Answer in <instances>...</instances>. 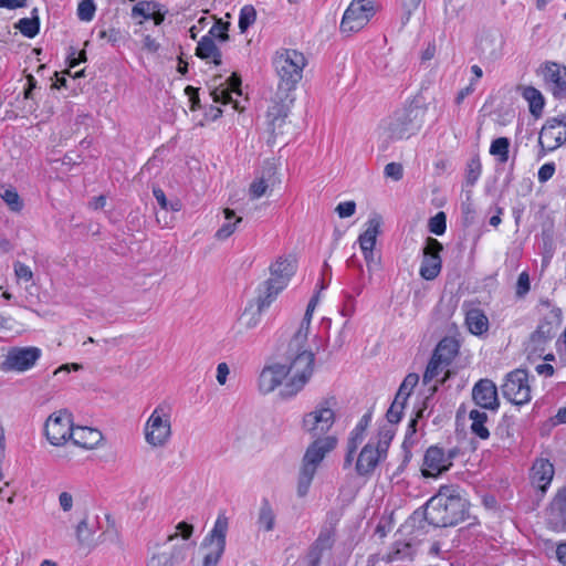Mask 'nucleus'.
Here are the masks:
<instances>
[{
    "instance_id": "obj_1",
    "label": "nucleus",
    "mask_w": 566,
    "mask_h": 566,
    "mask_svg": "<svg viewBox=\"0 0 566 566\" xmlns=\"http://www.w3.org/2000/svg\"><path fill=\"white\" fill-rule=\"evenodd\" d=\"M283 361L265 365L258 377V390L270 395L277 390L282 399L296 397L310 382L315 370V354L307 339L292 336L283 349Z\"/></svg>"
},
{
    "instance_id": "obj_2",
    "label": "nucleus",
    "mask_w": 566,
    "mask_h": 566,
    "mask_svg": "<svg viewBox=\"0 0 566 566\" xmlns=\"http://www.w3.org/2000/svg\"><path fill=\"white\" fill-rule=\"evenodd\" d=\"M469 503L454 489L442 486L426 504L424 518L437 527L454 526L468 516Z\"/></svg>"
},
{
    "instance_id": "obj_3",
    "label": "nucleus",
    "mask_w": 566,
    "mask_h": 566,
    "mask_svg": "<svg viewBox=\"0 0 566 566\" xmlns=\"http://www.w3.org/2000/svg\"><path fill=\"white\" fill-rule=\"evenodd\" d=\"M428 107L419 98H413L397 109L384 127L386 142L408 139L422 128Z\"/></svg>"
},
{
    "instance_id": "obj_4",
    "label": "nucleus",
    "mask_w": 566,
    "mask_h": 566,
    "mask_svg": "<svg viewBox=\"0 0 566 566\" xmlns=\"http://www.w3.org/2000/svg\"><path fill=\"white\" fill-rule=\"evenodd\" d=\"M338 400L328 395L318 399L313 408L306 411L301 419V429L310 438H324L329 436L337 420Z\"/></svg>"
},
{
    "instance_id": "obj_5",
    "label": "nucleus",
    "mask_w": 566,
    "mask_h": 566,
    "mask_svg": "<svg viewBox=\"0 0 566 566\" xmlns=\"http://www.w3.org/2000/svg\"><path fill=\"white\" fill-rule=\"evenodd\" d=\"M307 64L305 55L289 48L277 49L272 56V65L279 78V91H294L303 77V71Z\"/></svg>"
},
{
    "instance_id": "obj_6",
    "label": "nucleus",
    "mask_w": 566,
    "mask_h": 566,
    "mask_svg": "<svg viewBox=\"0 0 566 566\" xmlns=\"http://www.w3.org/2000/svg\"><path fill=\"white\" fill-rule=\"evenodd\" d=\"M547 313L541 321L536 331L532 333L528 342L526 343L525 350L528 358H543L545 360H553L554 355L549 350L551 343L555 337L560 323L562 312L557 307L546 306Z\"/></svg>"
},
{
    "instance_id": "obj_7",
    "label": "nucleus",
    "mask_w": 566,
    "mask_h": 566,
    "mask_svg": "<svg viewBox=\"0 0 566 566\" xmlns=\"http://www.w3.org/2000/svg\"><path fill=\"white\" fill-rule=\"evenodd\" d=\"M143 436L151 449H163L172 438V406L159 402L150 412L143 427Z\"/></svg>"
},
{
    "instance_id": "obj_8",
    "label": "nucleus",
    "mask_w": 566,
    "mask_h": 566,
    "mask_svg": "<svg viewBox=\"0 0 566 566\" xmlns=\"http://www.w3.org/2000/svg\"><path fill=\"white\" fill-rule=\"evenodd\" d=\"M392 434L380 431L376 438H370L363 447L356 459L355 470L360 476H369L378 464L387 457Z\"/></svg>"
},
{
    "instance_id": "obj_9",
    "label": "nucleus",
    "mask_w": 566,
    "mask_h": 566,
    "mask_svg": "<svg viewBox=\"0 0 566 566\" xmlns=\"http://www.w3.org/2000/svg\"><path fill=\"white\" fill-rule=\"evenodd\" d=\"M229 528V518L219 513L212 530L203 538L201 549L205 551L202 566H217L226 549V537Z\"/></svg>"
},
{
    "instance_id": "obj_10",
    "label": "nucleus",
    "mask_w": 566,
    "mask_h": 566,
    "mask_svg": "<svg viewBox=\"0 0 566 566\" xmlns=\"http://www.w3.org/2000/svg\"><path fill=\"white\" fill-rule=\"evenodd\" d=\"M375 14L373 0H353L346 9L342 22L343 33H353L361 30Z\"/></svg>"
},
{
    "instance_id": "obj_11",
    "label": "nucleus",
    "mask_w": 566,
    "mask_h": 566,
    "mask_svg": "<svg viewBox=\"0 0 566 566\" xmlns=\"http://www.w3.org/2000/svg\"><path fill=\"white\" fill-rule=\"evenodd\" d=\"M74 427L72 416L66 410L53 412L44 426L45 437L52 446H62L71 439Z\"/></svg>"
},
{
    "instance_id": "obj_12",
    "label": "nucleus",
    "mask_w": 566,
    "mask_h": 566,
    "mask_svg": "<svg viewBox=\"0 0 566 566\" xmlns=\"http://www.w3.org/2000/svg\"><path fill=\"white\" fill-rule=\"evenodd\" d=\"M503 396L515 405H524L531 400L528 375L523 369H515L506 376L502 385Z\"/></svg>"
},
{
    "instance_id": "obj_13",
    "label": "nucleus",
    "mask_w": 566,
    "mask_h": 566,
    "mask_svg": "<svg viewBox=\"0 0 566 566\" xmlns=\"http://www.w3.org/2000/svg\"><path fill=\"white\" fill-rule=\"evenodd\" d=\"M41 349L38 347H12L8 350L4 360L1 363L3 371L23 373L31 369L41 357Z\"/></svg>"
},
{
    "instance_id": "obj_14",
    "label": "nucleus",
    "mask_w": 566,
    "mask_h": 566,
    "mask_svg": "<svg viewBox=\"0 0 566 566\" xmlns=\"http://www.w3.org/2000/svg\"><path fill=\"white\" fill-rule=\"evenodd\" d=\"M566 142V123L557 117L546 120L541 129L538 144L541 146L539 158L547 151H553Z\"/></svg>"
},
{
    "instance_id": "obj_15",
    "label": "nucleus",
    "mask_w": 566,
    "mask_h": 566,
    "mask_svg": "<svg viewBox=\"0 0 566 566\" xmlns=\"http://www.w3.org/2000/svg\"><path fill=\"white\" fill-rule=\"evenodd\" d=\"M457 452L454 450L446 452L443 449L432 446L423 458L421 472L426 478H438L448 471L452 465V460Z\"/></svg>"
},
{
    "instance_id": "obj_16",
    "label": "nucleus",
    "mask_w": 566,
    "mask_h": 566,
    "mask_svg": "<svg viewBox=\"0 0 566 566\" xmlns=\"http://www.w3.org/2000/svg\"><path fill=\"white\" fill-rule=\"evenodd\" d=\"M312 439L303 455L302 464L317 471L324 458L336 448L338 439L335 436Z\"/></svg>"
},
{
    "instance_id": "obj_17",
    "label": "nucleus",
    "mask_w": 566,
    "mask_h": 566,
    "mask_svg": "<svg viewBox=\"0 0 566 566\" xmlns=\"http://www.w3.org/2000/svg\"><path fill=\"white\" fill-rule=\"evenodd\" d=\"M442 244L432 238H428L426 247L423 248V260L420 266V275L424 280L436 279L441 271V258L440 252L442 251Z\"/></svg>"
},
{
    "instance_id": "obj_18",
    "label": "nucleus",
    "mask_w": 566,
    "mask_h": 566,
    "mask_svg": "<svg viewBox=\"0 0 566 566\" xmlns=\"http://www.w3.org/2000/svg\"><path fill=\"white\" fill-rule=\"evenodd\" d=\"M543 77L555 98L566 99V66L547 62L543 67Z\"/></svg>"
},
{
    "instance_id": "obj_19",
    "label": "nucleus",
    "mask_w": 566,
    "mask_h": 566,
    "mask_svg": "<svg viewBox=\"0 0 566 566\" xmlns=\"http://www.w3.org/2000/svg\"><path fill=\"white\" fill-rule=\"evenodd\" d=\"M381 227L382 219L379 216L373 217L364 224V230L358 237L359 248L367 264L374 261V248Z\"/></svg>"
},
{
    "instance_id": "obj_20",
    "label": "nucleus",
    "mask_w": 566,
    "mask_h": 566,
    "mask_svg": "<svg viewBox=\"0 0 566 566\" xmlns=\"http://www.w3.org/2000/svg\"><path fill=\"white\" fill-rule=\"evenodd\" d=\"M472 398L481 408L490 410H496L499 408L496 386L489 379H481L474 385Z\"/></svg>"
},
{
    "instance_id": "obj_21",
    "label": "nucleus",
    "mask_w": 566,
    "mask_h": 566,
    "mask_svg": "<svg viewBox=\"0 0 566 566\" xmlns=\"http://www.w3.org/2000/svg\"><path fill=\"white\" fill-rule=\"evenodd\" d=\"M296 271V262L293 258L280 256L270 266V280L279 287L285 289Z\"/></svg>"
},
{
    "instance_id": "obj_22",
    "label": "nucleus",
    "mask_w": 566,
    "mask_h": 566,
    "mask_svg": "<svg viewBox=\"0 0 566 566\" xmlns=\"http://www.w3.org/2000/svg\"><path fill=\"white\" fill-rule=\"evenodd\" d=\"M243 219L239 214H214L216 232L214 238L218 241L229 239L237 230L242 227Z\"/></svg>"
},
{
    "instance_id": "obj_23",
    "label": "nucleus",
    "mask_w": 566,
    "mask_h": 566,
    "mask_svg": "<svg viewBox=\"0 0 566 566\" xmlns=\"http://www.w3.org/2000/svg\"><path fill=\"white\" fill-rule=\"evenodd\" d=\"M268 144L274 145L277 137L284 134V127L286 125V113L282 106L275 105L268 111Z\"/></svg>"
},
{
    "instance_id": "obj_24",
    "label": "nucleus",
    "mask_w": 566,
    "mask_h": 566,
    "mask_svg": "<svg viewBox=\"0 0 566 566\" xmlns=\"http://www.w3.org/2000/svg\"><path fill=\"white\" fill-rule=\"evenodd\" d=\"M73 443L83 449L93 450L103 442V433L90 427H75L71 437Z\"/></svg>"
},
{
    "instance_id": "obj_25",
    "label": "nucleus",
    "mask_w": 566,
    "mask_h": 566,
    "mask_svg": "<svg viewBox=\"0 0 566 566\" xmlns=\"http://www.w3.org/2000/svg\"><path fill=\"white\" fill-rule=\"evenodd\" d=\"M554 476V467L546 459H538L532 467V483L539 489L545 491L551 484Z\"/></svg>"
},
{
    "instance_id": "obj_26",
    "label": "nucleus",
    "mask_w": 566,
    "mask_h": 566,
    "mask_svg": "<svg viewBox=\"0 0 566 566\" xmlns=\"http://www.w3.org/2000/svg\"><path fill=\"white\" fill-rule=\"evenodd\" d=\"M478 45L482 54L497 59L502 54L503 40L497 32L486 31L479 38Z\"/></svg>"
},
{
    "instance_id": "obj_27",
    "label": "nucleus",
    "mask_w": 566,
    "mask_h": 566,
    "mask_svg": "<svg viewBox=\"0 0 566 566\" xmlns=\"http://www.w3.org/2000/svg\"><path fill=\"white\" fill-rule=\"evenodd\" d=\"M276 170L273 166L268 167L263 170L262 176L256 178L250 185V196L258 199L266 193L269 188H273L277 182Z\"/></svg>"
},
{
    "instance_id": "obj_28",
    "label": "nucleus",
    "mask_w": 566,
    "mask_h": 566,
    "mask_svg": "<svg viewBox=\"0 0 566 566\" xmlns=\"http://www.w3.org/2000/svg\"><path fill=\"white\" fill-rule=\"evenodd\" d=\"M196 55L208 63H213L214 65L221 64V52L214 43V40L209 35L202 36L198 42Z\"/></svg>"
},
{
    "instance_id": "obj_29",
    "label": "nucleus",
    "mask_w": 566,
    "mask_h": 566,
    "mask_svg": "<svg viewBox=\"0 0 566 566\" xmlns=\"http://www.w3.org/2000/svg\"><path fill=\"white\" fill-rule=\"evenodd\" d=\"M283 287H279V285L274 284L270 280L264 281L258 287V295L255 297V305L260 310H266L277 297V295L283 291Z\"/></svg>"
},
{
    "instance_id": "obj_30",
    "label": "nucleus",
    "mask_w": 566,
    "mask_h": 566,
    "mask_svg": "<svg viewBox=\"0 0 566 566\" xmlns=\"http://www.w3.org/2000/svg\"><path fill=\"white\" fill-rule=\"evenodd\" d=\"M465 325L473 335H482L489 329V319L480 308H470L465 312Z\"/></svg>"
},
{
    "instance_id": "obj_31",
    "label": "nucleus",
    "mask_w": 566,
    "mask_h": 566,
    "mask_svg": "<svg viewBox=\"0 0 566 566\" xmlns=\"http://www.w3.org/2000/svg\"><path fill=\"white\" fill-rule=\"evenodd\" d=\"M263 311L264 310H260L256 305H250L245 307L237 323L238 333L241 334L255 328L261 322Z\"/></svg>"
},
{
    "instance_id": "obj_32",
    "label": "nucleus",
    "mask_w": 566,
    "mask_h": 566,
    "mask_svg": "<svg viewBox=\"0 0 566 566\" xmlns=\"http://www.w3.org/2000/svg\"><path fill=\"white\" fill-rule=\"evenodd\" d=\"M521 90L523 98L528 103L531 114L535 117H539L545 105L543 94L533 86H524Z\"/></svg>"
},
{
    "instance_id": "obj_33",
    "label": "nucleus",
    "mask_w": 566,
    "mask_h": 566,
    "mask_svg": "<svg viewBox=\"0 0 566 566\" xmlns=\"http://www.w3.org/2000/svg\"><path fill=\"white\" fill-rule=\"evenodd\" d=\"M551 518L556 526L566 531V488L554 499L551 506Z\"/></svg>"
},
{
    "instance_id": "obj_34",
    "label": "nucleus",
    "mask_w": 566,
    "mask_h": 566,
    "mask_svg": "<svg viewBox=\"0 0 566 566\" xmlns=\"http://www.w3.org/2000/svg\"><path fill=\"white\" fill-rule=\"evenodd\" d=\"M318 302H319L318 294L313 295L307 304L304 317L300 322V325H298L297 329L295 331V333L293 334V336L297 337L301 340L308 339L313 313L316 310Z\"/></svg>"
},
{
    "instance_id": "obj_35",
    "label": "nucleus",
    "mask_w": 566,
    "mask_h": 566,
    "mask_svg": "<svg viewBox=\"0 0 566 566\" xmlns=\"http://www.w3.org/2000/svg\"><path fill=\"white\" fill-rule=\"evenodd\" d=\"M458 353V345L450 338L442 339L434 349L433 356L443 364L450 365L451 360Z\"/></svg>"
},
{
    "instance_id": "obj_36",
    "label": "nucleus",
    "mask_w": 566,
    "mask_h": 566,
    "mask_svg": "<svg viewBox=\"0 0 566 566\" xmlns=\"http://www.w3.org/2000/svg\"><path fill=\"white\" fill-rule=\"evenodd\" d=\"M469 418L472 432L481 439H488L490 436L489 429L485 427L488 415L484 411L474 409L470 411Z\"/></svg>"
},
{
    "instance_id": "obj_37",
    "label": "nucleus",
    "mask_w": 566,
    "mask_h": 566,
    "mask_svg": "<svg viewBox=\"0 0 566 566\" xmlns=\"http://www.w3.org/2000/svg\"><path fill=\"white\" fill-rule=\"evenodd\" d=\"M316 472V470H313L303 464L301 465L296 489V493L300 497H304L307 495Z\"/></svg>"
},
{
    "instance_id": "obj_38",
    "label": "nucleus",
    "mask_w": 566,
    "mask_h": 566,
    "mask_svg": "<svg viewBox=\"0 0 566 566\" xmlns=\"http://www.w3.org/2000/svg\"><path fill=\"white\" fill-rule=\"evenodd\" d=\"M510 139L507 137L495 138L490 146V154L496 157L500 164H505L509 160Z\"/></svg>"
},
{
    "instance_id": "obj_39",
    "label": "nucleus",
    "mask_w": 566,
    "mask_h": 566,
    "mask_svg": "<svg viewBox=\"0 0 566 566\" xmlns=\"http://www.w3.org/2000/svg\"><path fill=\"white\" fill-rule=\"evenodd\" d=\"M448 364H443L440 359H437V357L432 356L423 374V381L430 382L441 374H444V376L440 380V382L444 381L446 376L448 374Z\"/></svg>"
},
{
    "instance_id": "obj_40",
    "label": "nucleus",
    "mask_w": 566,
    "mask_h": 566,
    "mask_svg": "<svg viewBox=\"0 0 566 566\" xmlns=\"http://www.w3.org/2000/svg\"><path fill=\"white\" fill-rule=\"evenodd\" d=\"M365 439V432L360 429H353L347 440V452L345 457V464H350L355 459L356 450Z\"/></svg>"
},
{
    "instance_id": "obj_41",
    "label": "nucleus",
    "mask_w": 566,
    "mask_h": 566,
    "mask_svg": "<svg viewBox=\"0 0 566 566\" xmlns=\"http://www.w3.org/2000/svg\"><path fill=\"white\" fill-rule=\"evenodd\" d=\"M258 524L260 528L270 532L274 528L275 514L269 502H264L260 507Z\"/></svg>"
},
{
    "instance_id": "obj_42",
    "label": "nucleus",
    "mask_w": 566,
    "mask_h": 566,
    "mask_svg": "<svg viewBox=\"0 0 566 566\" xmlns=\"http://www.w3.org/2000/svg\"><path fill=\"white\" fill-rule=\"evenodd\" d=\"M156 6L149 1H139L132 9V18L139 19L138 23L142 24L145 20L150 19L154 15V9Z\"/></svg>"
},
{
    "instance_id": "obj_43",
    "label": "nucleus",
    "mask_w": 566,
    "mask_h": 566,
    "mask_svg": "<svg viewBox=\"0 0 566 566\" xmlns=\"http://www.w3.org/2000/svg\"><path fill=\"white\" fill-rule=\"evenodd\" d=\"M17 28L24 36L32 39L39 33L40 30L39 18L34 17L20 19L17 23Z\"/></svg>"
},
{
    "instance_id": "obj_44",
    "label": "nucleus",
    "mask_w": 566,
    "mask_h": 566,
    "mask_svg": "<svg viewBox=\"0 0 566 566\" xmlns=\"http://www.w3.org/2000/svg\"><path fill=\"white\" fill-rule=\"evenodd\" d=\"M256 20V11L253 6H243L239 14V29L244 33Z\"/></svg>"
},
{
    "instance_id": "obj_45",
    "label": "nucleus",
    "mask_w": 566,
    "mask_h": 566,
    "mask_svg": "<svg viewBox=\"0 0 566 566\" xmlns=\"http://www.w3.org/2000/svg\"><path fill=\"white\" fill-rule=\"evenodd\" d=\"M482 165L478 156L472 157L467 164L465 179L467 184L473 186L481 176Z\"/></svg>"
},
{
    "instance_id": "obj_46",
    "label": "nucleus",
    "mask_w": 566,
    "mask_h": 566,
    "mask_svg": "<svg viewBox=\"0 0 566 566\" xmlns=\"http://www.w3.org/2000/svg\"><path fill=\"white\" fill-rule=\"evenodd\" d=\"M334 543V531L332 528H323L312 545L315 549H321L323 552L332 548Z\"/></svg>"
},
{
    "instance_id": "obj_47",
    "label": "nucleus",
    "mask_w": 566,
    "mask_h": 566,
    "mask_svg": "<svg viewBox=\"0 0 566 566\" xmlns=\"http://www.w3.org/2000/svg\"><path fill=\"white\" fill-rule=\"evenodd\" d=\"M1 198L12 211H20L23 208L22 200L14 188H7L1 193Z\"/></svg>"
},
{
    "instance_id": "obj_48",
    "label": "nucleus",
    "mask_w": 566,
    "mask_h": 566,
    "mask_svg": "<svg viewBox=\"0 0 566 566\" xmlns=\"http://www.w3.org/2000/svg\"><path fill=\"white\" fill-rule=\"evenodd\" d=\"M229 22H223L221 19H217L214 24L209 30L208 35L211 36L213 40L217 39L220 42H226L229 39Z\"/></svg>"
},
{
    "instance_id": "obj_49",
    "label": "nucleus",
    "mask_w": 566,
    "mask_h": 566,
    "mask_svg": "<svg viewBox=\"0 0 566 566\" xmlns=\"http://www.w3.org/2000/svg\"><path fill=\"white\" fill-rule=\"evenodd\" d=\"M418 381L419 377L417 374L407 375L402 384L400 385L396 396L407 401L408 397L410 396L411 391L413 390Z\"/></svg>"
},
{
    "instance_id": "obj_50",
    "label": "nucleus",
    "mask_w": 566,
    "mask_h": 566,
    "mask_svg": "<svg viewBox=\"0 0 566 566\" xmlns=\"http://www.w3.org/2000/svg\"><path fill=\"white\" fill-rule=\"evenodd\" d=\"M406 400L395 397L390 408L387 411V419L390 423H398L401 420L402 410L406 405Z\"/></svg>"
},
{
    "instance_id": "obj_51",
    "label": "nucleus",
    "mask_w": 566,
    "mask_h": 566,
    "mask_svg": "<svg viewBox=\"0 0 566 566\" xmlns=\"http://www.w3.org/2000/svg\"><path fill=\"white\" fill-rule=\"evenodd\" d=\"M193 530V525L187 522H180L175 526V532L167 537V542H172L178 537L187 541L192 536Z\"/></svg>"
},
{
    "instance_id": "obj_52",
    "label": "nucleus",
    "mask_w": 566,
    "mask_h": 566,
    "mask_svg": "<svg viewBox=\"0 0 566 566\" xmlns=\"http://www.w3.org/2000/svg\"><path fill=\"white\" fill-rule=\"evenodd\" d=\"M95 3L93 0H82L77 7V17L80 20L88 22L94 18Z\"/></svg>"
},
{
    "instance_id": "obj_53",
    "label": "nucleus",
    "mask_w": 566,
    "mask_h": 566,
    "mask_svg": "<svg viewBox=\"0 0 566 566\" xmlns=\"http://www.w3.org/2000/svg\"><path fill=\"white\" fill-rule=\"evenodd\" d=\"M429 231L436 235H441L446 232L447 222L446 214H434L428 222Z\"/></svg>"
},
{
    "instance_id": "obj_54",
    "label": "nucleus",
    "mask_w": 566,
    "mask_h": 566,
    "mask_svg": "<svg viewBox=\"0 0 566 566\" xmlns=\"http://www.w3.org/2000/svg\"><path fill=\"white\" fill-rule=\"evenodd\" d=\"M464 8V0H444V12L448 18L460 17Z\"/></svg>"
},
{
    "instance_id": "obj_55",
    "label": "nucleus",
    "mask_w": 566,
    "mask_h": 566,
    "mask_svg": "<svg viewBox=\"0 0 566 566\" xmlns=\"http://www.w3.org/2000/svg\"><path fill=\"white\" fill-rule=\"evenodd\" d=\"M148 224H157L159 228H170L175 222L174 214H148Z\"/></svg>"
},
{
    "instance_id": "obj_56",
    "label": "nucleus",
    "mask_w": 566,
    "mask_h": 566,
    "mask_svg": "<svg viewBox=\"0 0 566 566\" xmlns=\"http://www.w3.org/2000/svg\"><path fill=\"white\" fill-rule=\"evenodd\" d=\"M13 270L15 277L19 281L30 282L33 279V272L31 268L20 261L14 262Z\"/></svg>"
},
{
    "instance_id": "obj_57",
    "label": "nucleus",
    "mask_w": 566,
    "mask_h": 566,
    "mask_svg": "<svg viewBox=\"0 0 566 566\" xmlns=\"http://www.w3.org/2000/svg\"><path fill=\"white\" fill-rule=\"evenodd\" d=\"M211 96L216 103H232L231 92L229 87H224L223 85L214 87L211 92Z\"/></svg>"
},
{
    "instance_id": "obj_58",
    "label": "nucleus",
    "mask_w": 566,
    "mask_h": 566,
    "mask_svg": "<svg viewBox=\"0 0 566 566\" xmlns=\"http://www.w3.org/2000/svg\"><path fill=\"white\" fill-rule=\"evenodd\" d=\"M384 174L387 178L399 181L403 176V167L399 163H389L385 166Z\"/></svg>"
},
{
    "instance_id": "obj_59",
    "label": "nucleus",
    "mask_w": 566,
    "mask_h": 566,
    "mask_svg": "<svg viewBox=\"0 0 566 566\" xmlns=\"http://www.w3.org/2000/svg\"><path fill=\"white\" fill-rule=\"evenodd\" d=\"M82 369V366L80 364H76V363H72V364H64L62 366H60L59 368H56L54 371H53V377H59L61 379V381H65L66 380V376L73 370V371H77Z\"/></svg>"
},
{
    "instance_id": "obj_60",
    "label": "nucleus",
    "mask_w": 566,
    "mask_h": 566,
    "mask_svg": "<svg viewBox=\"0 0 566 566\" xmlns=\"http://www.w3.org/2000/svg\"><path fill=\"white\" fill-rule=\"evenodd\" d=\"M530 289H531L530 276L526 272H522L518 275V279L516 282V295L522 297L528 293Z\"/></svg>"
},
{
    "instance_id": "obj_61",
    "label": "nucleus",
    "mask_w": 566,
    "mask_h": 566,
    "mask_svg": "<svg viewBox=\"0 0 566 566\" xmlns=\"http://www.w3.org/2000/svg\"><path fill=\"white\" fill-rule=\"evenodd\" d=\"M59 505L63 512H70L72 511L74 506V497L73 495L67 492L63 491L59 494Z\"/></svg>"
},
{
    "instance_id": "obj_62",
    "label": "nucleus",
    "mask_w": 566,
    "mask_h": 566,
    "mask_svg": "<svg viewBox=\"0 0 566 566\" xmlns=\"http://www.w3.org/2000/svg\"><path fill=\"white\" fill-rule=\"evenodd\" d=\"M555 172V164L554 163H546L544 164L537 172L538 180L541 182H546L549 180Z\"/></svg>"
},
{
    "instance_id": "obj_63",
    "label": "nucleus",
    "mask_w": 566,
    "mask_h": 566,
    "mask_svg": "<svg viewBox=\"0 0 566 566\" xmlns=\"http://www.w3.org/2000/svg\"><path fill=\"white\" fill-rule=\"evenodd\" d=\"M98 36L107 40V42L112 44H116L122 39V33L119 30L112 28L109 30L99 31Z\"/></svg>"
},
{
    "instance_id": "obj_64",
    "label": "nucleus",
    "mask_w": 566,
    "mask_h": 566,
    "mask_svg": "<svg viewBox=\"0 0 566 566\" xmlns=\"http://www.w3.org/2000/svg\"><path fill=\"white\" fill-rule=\"evenodd\" d=\"M323 551L315 549V547L311 546L307 553V565L308 566H318L322 559Z\"/></svg>"
}]
</instances>
